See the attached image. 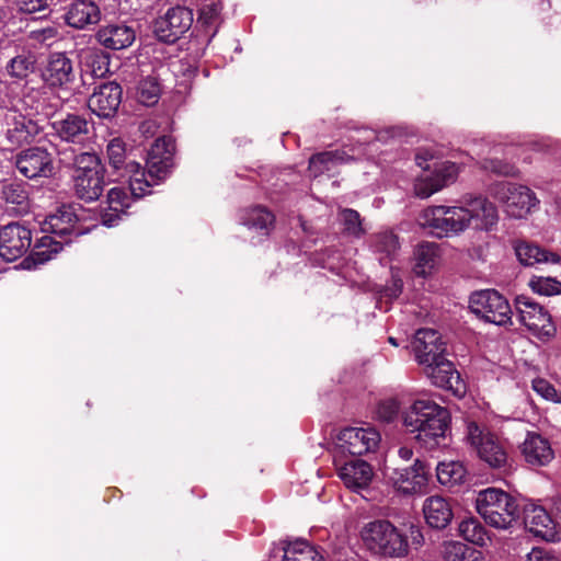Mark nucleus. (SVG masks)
Masks as SVG:
<instances>
[{
	"instance_id": "38",
	"label": "nucleus",
	"mask_w": 561,
	"mask_h": 561,
	"mask_svg": "<svg viewBox=\"0 0 561 561\" xmlns=\"http://www.w3.org/2000/svg\"><path fill=\"white\" fill-rule=\"evenodd\" d=\"M466 474V468L458 461L440 462L436 467L438 482L449 488L463 483Z\"/></svg>"
},
{
	"instance_id": "28",
	"label": "nucleus",
	"mask_w": 561,
	"mask_h": 561,
	"mask_svg": "<svg viewBox=\"0 0 561 561\" xmlns=\"http://www.w3.org/2000/svg\"><path fill=\"white\" fill-rule=\"evenodd\" d=\"M525 528L537 537L551 540L554 537L553 520L541 506L530 505L524 514Z\"/></svg>"
},
{
	"instance_id": "24",
	"label": "nucleus",
	"mask_w": 561,
	"mask_h": 561,
	"mask_svg": "<svg viewBox=\"0 0 561 561\" xmlns=\"http://www.w3.org/2000/svg\"><path fill=\"white\" fill-rule=\"evenodd\" d=\"M337 473L345 486L355 492L366 489L374 476L371 467L359 459L337 467Z\"/></svg>"
},
{
	"instance_id": "52",
	"label": "nucleus",
	"mask_w": 561,
	"mask_h": 561,
	"mask_svg": "<svg viewBox=\"0 0 561 561\" xmlns=\"http://www.w3.org/2000/svg\"><path fill=\"white\" fill-rule=\"evenodd\" d=\"M23 103L31 110L39 111L44 104L43 93L39 90H30L25 93Z\"/></svg>"
},
{
	"instance_id": "20",
	"label": "nucleus",
	"mask_w": 561,
	"mask_h": 561,
	"mask_svg": "<svg viewBox=\"0 0 561 561\" xmlns=\"http://www.w3.org/2000/svg\"><path fill=\"white\" fill-rule=\"evenodd\" d=\"M92 125L83 115L68 113L53 123L56 135L66 142L84 145L91 138Z\"/></svg>"
},
{
	"instance_id": "27",
	"label": "nucleus",
	"mask_w": 561,
	"mask_h": 561,
	"mask_svg": "<svg viewBox=\"0 0 561 561\" xmlns=\"http://www.w3.org/2000/svg\"><path fill=\"white\" fill-rule=\"evenodd\" d=\"M65 20L69 26L81 30L96 24L101 20V12L93 1L78 0L69 5Z\"/></svg>"
},
{
	"instance_id": "35",
	"label": "nucleus",
	"mask_w": 561,
	"mask_h": 561,
	"mask_svg": "<svg viewBox=\"0 0 561 561\" xmlns=\"http://www.w3.org/2000/svg\"><path fill=\"white\" fill-rule=\"evenodd\" d=\"M283 561H324L322 554L306 540L284 542Z\"/></svg>"
},
{
	"instance_id": "36",
	"label": "nucleus",
	"mask_w": 561,
	"mask_h": 561,
	"mask_svg": "<svg viewBox=\"0 0 561 561\" xmlns=\"http://www.w3.org/2000/svg\"><path fill=\"white\" fill-rule=\"evenodd\" d=\"M414 273L417 276L425 277L435 267L438 259V247L433 242H424L416 247L414 251Z\"/></svg>"
},
{
	"instance_id": "42",
	"label": "nucleus",
	"mask_w": 561,
	"mask_h": 561,
	"mask_svg": "<svg viewBox=\"0 0 561 561\" xmlns=\"http://www.w3.org/2000/svg\"><path fill=\"white\" fill-rule=\"evenodd\" d=\"M160 85L154 78L142 79L137 88V99L146 106L156 104L160 96Z\"/></svg>"
},
{
	"instance_id": "48",
	"label": "nucleus",
	"mask_w": 561,
	"mask_h": 561,
	"mask_svg": "<svg viewBox=\"0 0 561 561\" xmlns=\"http://www.w3.org/2000/svg\"><path fill=\"white\" fill-rule=\"evenodd\" d=\"M221 4L218 0H210L199 9L198 21L206 26H213L220 20Z\"/></svg>"
},
{
	"instance_id": "53",
	"label": "nucleus",
	"mask_w": 561,
	"mask_h": 561,
	"mask_svg": "<svg viewBox=\"0 0 561 561\" xmlns=\"http://www.w3.org/2000/svg\"><path fill=\"white\" fill-rule=\"evenodd\" d=\"M19 9L25 13L38 12L46 8L47 0H15Z\"/></svg>"
},
{
	"instance_id": "30",
	"label": "nucleus",
	"mask_w": 561,
	"mask_h": 561,
	"mask_svg": "<svg viewBox=\"0 0 561 561\" xmlns=\"http://www.w3.org/2000/svg\"><path fill=\"white\" fill-rule=\"evenodd\" d=\"M423 513L426 523L436 529L445 528L453 518L449 503L442 496H431L425 500Z\"/></svg>"
},
{
	"instance_id": "39",
	"label": "nucleus",
	"mask_w": 561,
	"mask_h": 561,
	"mask_svg": "<svg viewBox=\"0 0 561 561\" xmlns=\"http://www.w3.org/2000/svg\"><path fill=\"white\" fill-rule=\"evenodd\" d=\"M458 529L465 540L479 547H485L491 540L485 527L474 517L463 519Z\"/></svg>"
},
{
	"instance_id": "57",
	"label": "nucleus",
	"mask_w": 561,
	"mask_h": 561,
	"mask_svg": "<svg viewBox=\"0 0 561 561\" xmlns=\"http://www.w3.org/2000/svg\"><path fill=\"white\" fill-rule=\"evenodd\" d=\"M398 455L402 460L409 461L413 457V450L410 447L403 446L399 448Z\"/></svg>"
},
{
	"instance_id": "40",
	"label": "nucleus",
	"mask_w": 561,
	"mask_h": 561,
	"mask_svg": "<svg viewBox=\"0 0 561 561\" xmlns=\"http://www.w3.org/2000/svg\"><path fill=\"white\" fill-rule=\"evenodd\" d=\"M1 198L9 205L25 207L28 195L24 184L20 182H5L1 186Z\"/></svg>"
},
{
	"instance_id": "18",
	"label": "nucleus",
	"mask_w": 561,
	"mask_h": 561,
	"mask_svg": "<svg viewBox=\"0 0 561 561\" xmlns=\"http://www.w3.org/2000/svg\"><path fill=\"white\" fill-rule=\"evenodd\" d=\"M412 350L417 363L424 367L445 356L446 347L436 330L420 329L412 341Z\"/></svg>"
},
{
	"instance_id": "54",
	"label": "nucleus",
	"mask_w": 561,
	"mask_h": 561,
	"mask_svg": "<svg viewBox=\"0 0 561 561\" xmlns=\"http://www.w3.org/2000/svg\"><path fill=\"white\" fill-rule=\"evenodd\" d=\"M526 561H559L556 556L542 548H534L526 558Z\"/></svg>"
},
{
	"instance_id": "33",
	"label": "nucleus",
	"mask_w": 561,
	"mask_h": 561,
	"mask_svg": "<svg viewBox=\"0 0 561 561\" xmlns=\"http://www.w3.org/2000/svg\"><path fill=\"white\" fill-rule=\"evenodd\" d=\"M126 173L129 176V191L134 198H141L150 193V187L158 184L160 180L151 179L148 171L141 169L136 161H129L125 164Z\"/></svg>"
},
{
	"instance_id": "4",
	"label": "nucleus",
	"mask_w": 561,
	"mask_h": 561,
	"mask_svg": "<svg viewBox=\"0 0 561 561\" xmlns=\"http://www.w3.org/2000/svg\"><path fill=\"white\" fill-rule=\"evenodd\" d=\"M474 503L481 518L495 529L508 530L520 517L518 501L502 489L488 488L479 491Z\"/></svg>"
},
{
	"instance_id": "31",
	"label": "nucleus",
	"mask_w": 561,
	"mask_h": 561,
	"mask_svg": "<svg viewBox=\"0 0 561 561\" xmlns=\"http://www.w3.org/2000/svg\"><path fill=\"white\" fill-rule=\"evenodd\" d=\"M351 160L352 157L343 150L314 153L309 159V172L313 178H318L324 173L334 171L336 167L347 163Z\"/></svg>"
},
{
	"instance_id": "26",
	"label": "nucleus",
	"mask_w": 561,
	"mask_h": 561,
	"mask_svg": "<svg viewBox=\"0 0 561 561\" xmlns=\"http://www.w3.org/2000/svg\"><path fill=\"white\" fill-rule=\"evenodd\" d=\"M133 202L131 194L128 195L123 187H113L106 196V207L102 213V224L106 227H114L121 220L122 216L130 207Z\"/></svg>"
},
{
	"instance_id": "23",
	"label": "nucleus",
	"mask_w": 561,
	"mask_h": 561,
	"mask_svg": "<svg viewBox=\"0 0 561 561\" xmlns=\"http://www.w3.org/2000/svg\"><path fill=\"white\" fill-rule=\"evenodd\" d=\"M520 451L525 461L534 467L546 466L554 458L549 440L535 432L527 433Z\"/></svg>"
},
{
	"instance_id": "41",
	"label": "nucleus",
	"mask_w": 561,
	"mask_h": 561,
	"mask_svg": "<svg viewBox=\"0 0 561 561\" xmlns=\"http://www.w3.org/2000/svg\"><path fill=\"white\" fill-rule=\"evenodd\" d=\"M73 163L76 167L73 175L92 174V172L105 173L100 158L92 152H80L75 157Z\"/></svg>"
},
{
	"instance_id": "3",
	"label": "nucleus",
	"mask_w": 561,
	"mask_h": 561,
	"mask_svg": "<svg viewBox=\"0 0 561 561\" xmlns=\"http://www.w3.org/2000/svg\"><path fill=\"white\" fill-rule=\"evenodd\" d=\"M448 410L430 399L415 400L403 414V425L425 448L440 444L449 428Z\"/></svg>"
},
{
	"instance_id": "21",
	"label": "nucleus",
	"mask_w": 561,
	"mask_h": 561,
	"mask_svg": "<svg viewBox=\"0 0 561 561\" xmlns=\"http://www.w3.org/2000/svg\"><path fill=\"white\" fill-rule=\"evenodd\" d=\"M175 146L170 137L158 138L148 152L147 169L149 176L163 180L173 165Z\"/></svg>"
},
{
	"instance_id": "45",
	"label": "nucleus",
	"mask_w": 561,
	"mask_h": 561,
	"mask_svg": "<svg viewBox=\"0 0 561 561\" xmlns=\"http://www.w3.org/2000/svg\"><path fill=\"white\" fill-rule=\"evenodd\" d=\"M340 219L344 226V230L355 237L359 238L365 233L363 228L360 215L351 208H344L340 211Z\"/></svg>"
},
{
	"instance_id": "61",
	"label": "nucleus",
	"mask_w": 561,
	"mask_h": 561,
	"mask_svg": "<svg viewBox=\"0 0 561 561\" xmlns=\"http://www.w3.org/2000/svg\"><path fill=\"white\" fill-rule=\"evenodd\" d=\"M533 147H534V150H539L540 149V146L538 144H534Z\"/></svg>"
},
{
	"instance_id": "55",
	"label": "nucleus",
	"mask_w": 561,
	"mask_h": 561,
	"mask_svg": "<svg viewBox=\"0 0 561 561\" xmlns=\"http://www.w3.org/2000/svg\"><path fill=\"white\" fill-rule=\"evenodd\" d=\"M401 290H402V282L400 279H394L392 288L387 289L386 295L391 298H397L400 295Z\"/></svg>"
},
{
	"instance_id": "25",
	"label": "nucleus",
	"mask_w": 561,
	"mask_h": 561,
	"mask_svg": "<svg viewBox=\"0 0 561 561\" xmlns=\"http://www.w3.org/2000/svg\"><path fill=\"white\" fill-rule=\"evenodd\" d=\"M136 38L134 28L125 24L102 26L96 33L98 42L105 48L119 50L129 47Z\"/></svg>"
},
{
	"instance_id": "47",
	"label": "nucleus",
	"mask_w": 561,
	"mask_h": 561,
	"mask_svg": "<svg viewBox=\"0 0 561 561\" xmlns=\"http://www.w3.org/2000/svg\"><path fill=\"white\" fill-rule=\"evenodd\" d=\"M106 152L108 162L114 169L118 170L124 165L126 159V147L125 142L121 138L116 137L111 139L106 146Z\"/></svg>"
},
{
	"instance_id": "62",
	"label": "nucleus",
	"mask_w": 561,
	"mask_h": 561,
	"mask_svg": "<svg viewBox=\"0 0 561 561\" xmlns=\"http://www.w3.org/2000/svg\"><path fill=\"white\" fill-rule=\"evenodd\" d=\"M373 137H366L365 140L369 141Z\"/></svg>"
},
{
	"instance_id": "5",
	"label": "nucleus",
	"mask_w": 561,
	"mask_h": 561,
	"mask_svg": "<svg viewBox=\"0 0 561 561\" xmlns=\"http://www.w3.org/2000/svg\"><path fill=\"white\" fill-rule=\"evenodd\" d=\"M359 535L366 549L375 556L401 559L409 554L407 536L389 520L369 522L362 527Z\"/></svg>"
},
{
	"instance_id": "58",
	"label": "nucleus",
	"mask_w": 561,
	"mask_h": 561,
	"mask_svg": "<svg viewBox=\"0 0 561 561\" xmlns=\"http://www.w3.org/2000/svg\"><path fill=\"white\" fill-rule=\"evenodd\" d=\"M411 537L413 543L419 546L423 543V535L417 528H411Z\"/></svg>"
},
{
	"instance_id": "11",
	"label": "nucleus",
	"mask_w": 561,
	"mask_h": 561,
	"mask_svg": "<svg viewBox=\"0 0 561 561\" xmlns=\"http://www.w3.org/2000/svg\"><path fill=\"white\" fill-rule=\"evenodd\" d=\"M14 164L20 174L31 181L50 179L55 174L53 154L43 147L21 150L14 158Z\"/></svg>"
},
{
	"instance_id": "56",
	"label": "nucleus",
	"mask_w": 561,
	"mask_h": 561,
	"mask_svg": "<svg viewBox=\"0 0 561 561\" xmlns=\"http://www.w3.org/2000/svg\"><path fill=\"white\" fill-rule=\"evenodd\" d=\"M415 161L416 164L424 171H428L431 168H433V165L427 163V157L423 153H416Z\"/></svg>"
},
{
	"instance_id": "44",
	"label": "nucleus",
	"mask_w": 561,
	"mask_h": 561,
	"mask_svg": "<svg viewBox=\"0 0 561 561\" xmlns=\"http://www.w3.org/2000/svg\"><path fill=\"white\" fill-rule=\"evenodd\" d=\"M373 247L376 252L383 253L386 256H391L399 249L398 237L391 231L376 233L373 238Z\"/></svg>"
},
{
	"instance_id": "51",
	"label": "nucleus",
	"mask_w": 561,
	"mask_h": 561,
	"mask_svg": "<svg viewBox=\"0 0 561 561\" xmlns=\"http://www.w3.org/2000/svg\"><path fill=\"white\" fill-rule=\"evenodd\" d=\"M467 550L465 543L449 541L444 543L442 553L445 561H465Z\"/></svg>"
},
{
	"instance_id": "1",
	"label": "nucleus",
	"mask_w": 561,
	"mask_h": 561,
	"mask_svg": "<svg viewBox=\"0 0 561 561\" xmlns=\"http://www.w3.org/2000/svg\"><path fill=\"white\" fill-rule=\"evenodd\" d=\"M496 221L495 206L481 196L466 198L461 205L427 207L417 218L419 225L437 238L457 236L470 227L488 230Z\"/></svg>"
},
{
	"instance_id": "13",
	"label": "nucleus",
	"mask_w": 561,
	"mask_h": 561,
	"mask_svg": "<svg viewBox=\"0 0 561 561\" xmlns=\"http://www.w3.org/2000/svg\"><path fill=\"white\" fill-rule=\"evenodd\" d=\"M193 24V12L185 7L170 8L154 22V34L163 43H174L182 37Z\"/></svg>"
},
{
	"instance_id": "14",
	"label": "nucleus",
	"mask_w": 561,
	"mask_h": 561,
	"mask_svg": "<svg viewBox=\"0 0 561 561\" xmlns=\"http://www.w3.org/2000/svg\"><path fill=\"white\" fill-rule=\"evenodd\" d=\"M459 167L451 161L433 163V172L422 174L414 184L415 194L426 198L443 187L454 183L458 176Z\"/></svg>"
},
{
	"instance_id": "37",
	"label": "nucleus",
	"mask_w": 561,
	"mask_h": 561,
	"mask_svg": "<svg viewBox=\"0 0 561 561\" xmlns=\"http://www.w3.org/2000/svg\"><path fill=\"white\" fill-rule=\"evenodd\" d=\"M241 220L249 229L268 234L274 224V215L266 208L254 207L245 210Z\"/></svg>"
},
{
	"instance_id": "29",
	"label": "nucleus",
	"mask_w": 561,
	"mask_h": 561,
	"mask_svg": "<svg viewBox=\"0 0 561 561\" xmlns=\"http://www.w3.org/2000/svg\"><path fill=\"white\" fill-rule=\"evenodd\" d=\"M105 173L92 172L72 175L75 195L84 202H94L101 195L105 186Z\"/></svg>"
},
{
	"instance_id": "8",
	"label": "nucleus",
	"mask_w": 561,
	"mask_h": 561,
	"mask_svg": "<svg viewBox=\"0 0 561 561\" xmlns=\"http://www.w3.org/2000/svg\"><path fill=\"white\" fill-rule=\"evenodd\" d=\"M0 122L1 134L11 149L30 145L42 133V127L36 121L14 107L7 108Z\"/></svg>"
},
{
	"instance_id": "16",
	"label": "nucleus",
	"mask_w": 561,
	"mask_h": 561,
	"mask_svg": "<svg viewBox=\"0 0 561 561\" xmlns=\"http://www.w3.org/2000/svg\"><path fill=\"white\" fill-rule=\"evenodd\" d=\"M424 374L434 386L448 390L458 398L463 397L467 391L460 374L445 356L431 365L424 366Z\"/></svg>"
},
{
	"instance_id": "2",
	"label": "nucleus",
	"mask_w": 561,
	"mask_h": 561,
	"mask_svg": "<svg viewBox=\"0 0 561 561\" xmlns=\"http://www.w3.org/2000/svg\"><path fill=\"white\" fill-rule=\"evenodd\" d=\"M78 216L75 208L70 205H62L55 213L46 217L44 230L51 236H44L39 243L22 262L24 270H31L37 265L44 264L59 253L64 244L71 242V237L83 234V230L78 227Z\"/></svg>"
},
{
	"instance_id": "22",
	"label": "nucleus",
	"mask_w": 561,
	"mask_h": 561,
	"mask_svg": "<svg viewBox=\"0 0 561 561\" xmlns=\"http://www.w3.org/2000/svg\"><path fill=\"white\" fill-rule=\"evenodd\" d=\"M122 102V88L111 81L100 84L88 101L89 108L100 117L113 116Z\"/></svg>"
},
{
	"instance_id": "15",
	"label": "nucleus",
	"mask_w": 561,
	"mask_h": 561,
	"mask_svg": "<svg viewBox=\"0 0 561 561\" xmlns=\"http://www.w3.org/2000/svg\"><path fill=\"white\" fill-rule=\"evenodd\" d=\"M32 244L31 230L18 222H11L0 229V257L13 262L22 257Z\"/></svg>"
},
{
	"instance_id": "60",
	"label": "nucleus",
	"mask_w": 561,
	"mask_h": 561,
	"mask_svg": "<svg viewBox=\"0 0 561 561\" xmlns=\"http://www.w3.org/2000/svg\"><path fill=\"white\" fill-rule=\"evenodd\" d=\"M389 343H391L393 346H398L397 340L392 336L388 339Z\"/></svg>"
},
{
	"instance_id": "19",
	"label": "nucleus",
	"mask_w": 561,
	"mask_h": 561,
	"mask_svg": "<svg viewBox=\"0 0 561 561\" xmlns=\"http://www.w3.org/2000/svg\"><path fill=\"white\" fill-rule=\"evenodd\" d=\"M43 80L53 88H68L76 80L72 60L66 53H51L42 72Z\"/></svg>"
},
{
	"instance_id": "17",
	"label": "nucleus",
	"mask_w": 561,
	"mask_h": 561,
	"mask_svg": "<svg viewBox=\"0 0 561 561\" xmlns=\"http://www.w3.org/2000/svg\"><path fill=\"white\" fill-rule=\"evenodd\" d=\"M430 472L426 465L416 459L411 467L394 468L389 474L393 488L403 494L425 491Z\"/></svg>"
},
{
	"instance_id": "7",
	"label": "nucleus",
	"mask_w": 561,
	"mask_h": 561,
	"mask_svg": "<svg viewBox=\"0 0 561 561\" xmlns=\"http://www.w3.org/2000/svg\"><path fill=\"white\" fill-rule=\"evenodd\" d=\"M490 194L513 218L525 217L538 204L535 193L529 187L517 183H495L491 186Z\"/></svg>"
},
{
	"instance_id": "6",
	"label": "nucleus",
	"mask_w": 561,
	"mask_h": 561,
	"mask_svg": "<svg viewBox=\"0 0 561 561\" xmlns=\"http://www.w3.org/2000/svg\"><path fill=\"white\" fill-rule=\"evenodd\" d=\"M467 444L478 457L492 468H503L507 465V451L501 439L488 427L470 421L466 425Z\"/></svg>"
},
{
	"instance_id": "32",
	"label": "nucleus",
	"mask_w": 561,
	"mask_h": 561,
	"mask_svg": "<svg viewBox=\"0 0 561 561\" xmlns=\"http://www.w3.org/2000/svg\"><path fill=\"white\" fill-rule=\"evenodd\" d=\"M515 254L520 264L525 266H534L539 263H558L560 261L557 253L548 252L526 241H519L515 244Z\"/></svg>"
},
{
	"instance_id": "49",
	"label": "nucleus",
	"mask_w": 561,
	"mask_h": 561,
	"mask_svg": "<svg viewBox=\"0 0 561 561\" xmlns=\"http://www.w3.org/2000/svg\"><path fill=\"white\" fill-rule=\"evenodd\" d=\"M533 389L543 399L561 403V391H558L549 381L546 379L533 380Z\"/></svg>"
},
{
	"instance_id": "43",
	"label": "nucleus",
	"mask_w": 561,
	"mask_h": 561,
	"mask_svg": "<svg viewBox=\"0 0 561 561\" xmlns=\"http://www.w3.org/2000/svg\"><path fill=\"white\" fill-rule=\"evenodd\" d=\"M529 287L536 294L542 296H554L561 294V282L554 277L533 276Z\"/></svg>"
},
{
	"instance_id": "12",
	"label": "nucleus",
	"mask_w": 561,
	"mask_h": 561,
	"mask_svg": "<svg viewBox=\"0 0 561 561\" xmlns=\"http://www.w3.org/2000/svg\"><path fill=\"white\" fill-rule=\"evenodd\" d=\"M380 434L370 426L346 427L336 437V449L341 454L362 456L377 450Z\"/></svg>"
},
{
	"instance_id": "10",
	"label": "nucleus",
	"mask_w": 561,
	"mask_h": 561,
	"mask_svg": "<svg viewBox=\"0 0 561 561\" xmlns=\"http://www.w3.org/2000/svg\"><path fill=\"white\" fill-rule=\"evenodd\" d=\"M517 317L539 339H550L556 334V327L547 310L528 296L520 295L515 299Z\"/></svg>"
},
{
	"instance_id": "34",
	"label": "nucleus",
	"mask_w": 561,
	"mask_h": 561,
	"mask_svg": "<svg viewBox=\"0 0 561 561\" xmlns=\"http://www.w3.org/2000/svg\"><path fill=\"white\" fill-rule=\"evenodd\" d=\"M79 61L82 68L95 78H103L110 70L107 56L94 47L80 49Z\"/></svg>"
},
{
	"instance_id": "59",
	"label": "nucleus",
	"mask_w": 561,
	"mask_h": 561,
	"mask_svg": "<svg viewBox=\"0 0 561 561\" xmlns=\"http://www.w3.org/2000/svg\"><path fill=\"white\" fill-rule=\"evenodd\" d=\"M140 128L144 133L151 131L153 128H156V123L151 121L145 122Z\"/></svg>"
},
{
	"instance_id": "50",
	"label": "nucleus",
	"mask_w": 561,
	"mask_h": 561,
	"mask_svg": "<svg viewBox=\"0 0 561 561\" xmlns=\"http://www.w3.org/2000/svg\"><path fill=\"white\" fill-rule=\"evenodd\" d=\"M483 169L491 171L497 175L516 176L517 169L514 164L504 162L499 159H485L482 163Z\"/></svg>"
},
{
	"instance_id": "46",
	"label": "nucleus",
	"mask_w": 561,
	"mask_h": 561,
	"mask_svg": "<svg viewBox=\"0 0 561 561\" xmlns=\"http://www.w3.org/2000/svg\"><path fill=\"white\" fill-rule=\"evenodd\" d=\"M7 69L11 77L23 79L33 71L34 60L32 57L19 55L10 60Z\"/></svg>"
},
{
	"instance_id": "9",
	"label": "nucleus",
	"mask_w": 561,
	"mask_h": 561,
	"mask_svg": "<svg viewBox=\"0 0 561 561\" xmlns=\"http://www.w3.org/2000/svg\"><path fill=\"white\" fill-rule=\"evenodd\" d=\"M469 308L485 322L495 325L511 323L512 309L507 299L494 289L476 291L470 296Z\"/></svg>"
}]
</instances>
